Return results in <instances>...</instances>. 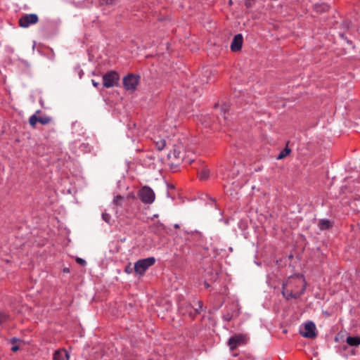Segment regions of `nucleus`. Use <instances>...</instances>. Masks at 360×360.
Segmentation results:
<instances>
[{"label":"nucleus","mask_w":360,"mask_h":360,"mask_svg":"<svg viewBox=\"0 0 360 360\" xmlns=\"http://www.w3.org/2000/svg\"><path fill=\"white\" fill-rule=\"evenodd\" d=\"M91 82H92V84L95 86V87H98L100 84L99 82H96L95 80L92 79L91 80Z\"/></svg>","instance_id":"nucleus-35"},{"label":"nucleus","mask_w":360,"mask_h":360,"mask_svg":"<svg viewBox=\"0 0 360 360\" xmlns=\"http://www.w3.org/2000/svg\"><path fill=\"white\" fill-rule=\"evenodd\" d=\"M155 262V259L153 257L138 260L134 266L136 274L143 275L145 271Z\"/></svg>","instance_id":"nucleus-3"},{"label":"nucleus","mask_w":360,"mask_h":360,"mask_svg":"<svg viewBox=\"0 0 360 360\" xmlns=\"http://www.w3.org/2000/svg\"><path fill=\"white\" fill-rule=\"evenodd\" d=\"M63 272L65 273H69L70 272V270L68 268L65 267L63 269Z\"/></svg>","instance_id":"nucleus-36"},{"label":"nucleus","mask_w":360,"mask_h":360,"mask_svg":"<svg viewBox=\"0 0 360 360\" xmlns=\"http://www.w3.org/2000/svg\"><path fill=\"white\" fill-rule=\"evenodd\" d=\"M124 271L127 273V274H131L132 273L133 271V268L131 267L130 264H129L128 266H127L125 267V269H124Z\"/></svg>","instance_id":"nucleus-32"},{"label":"nucleus","mask_w":360,"mask_h":360,"mask_svg":"<svg viewBox=\"0 0 360 360\" xmlns=\"http://www.w3.org/2000/svg\"><path fill=\"white\" fill-rule=\"evenodd\" d=\"M41 112V110H38L36 111L35 114L32 115L29 118V123L32 127H34L37 122H38V117L37 116V114H39Z\"/></svg>","instance_id":"nucleus-19"},{"label":"nucleus","mask_w":360,"mask_h":360,"mask_svg":"<svg viewBox=\"0 0 360 360\" xmlns=\"http://www.w3.org/2000/svg\"><path fill=\"white\" fill-rule=\"evenodd\" d=\"M69 353L64 348L56 350L53 353V360H69Z\"/></svg>","instance_id":"nucleus-13"},{"label":"nucleus","mask_w":360,"mask_h":360,"mask_svg":"<svg viewBox=\"0 0 360 360\" xmlns=\"http://www.w3.org/2000/svg\"><path fill=\"white\" fill-rule=\"evenodd\" d=\"M52 119L50 117L48 116H40L38 117V122L40 124L45 125L51 122Z\"/></svg>","instance_id":"nucleus-20"},{"label":"nucleus","mask_w":360,"mask_h":360,"mask_svg":"<svg viewBox=\"0 0 360 360\" xmlns=\"http://www.w3.org/2000/svg\"><path fill=\"white\" fill-rule=\"evenodd\" d=\"M9 319V315L5 312L0 311V324L5 323Z\"/></svg>","instance_id":"nucleus-25"},{"label":"nucleus","mask_w":360,"mask_h":360,"mask_svg":"<svg viewBox=\"0 0 360 360\" xmlns=\"http://www.w3.org/2000/svg\"><path fill=\"white\" fill-rule=\"evenodd\" d=\"M76 262L82 266H84L86 264V262L84 259L80 257H77L76 259Z\"/></svg>","instance_id":"nucleus-28"},{"label":"nucleus","mask_w":360,"mask_h":360,"mask_svg":"<svg viewBox=\"0 0 360 360\" xmlns=\"http://www.w3.org/2000/svg\"><path fill=\"white\" fill-rule=\"evenodd\" d=\"M39 21V17L35 13L25 14L22 15L19 20V26L23 28H27L32 25L37 23Z\"/></svg>","instance_id":"nucleus-7"},{"label":"nucleus","mask_w":360,"mask_h":360,"mask_svg":"<svg viewBox=\"0 0 360 360\" xmlns=\"http://www.w3.org/2000/svg\"><path fill=\"white\" fill-rule=\"evenodd\" d=\"M138 196L141 202L145 204L153 203L155 198V195L153 189L146 186L139 190Z\"/></svg>","instance_id":"nucleus-4"},{"label":"nucleus","mask_w":360,"mask_h":360,"mask_svg":"<svg viewBox=\"0 0 360 360\" xmlns=\"http://www.w3.org/2000/svg\"><path fill=\"white\" fill-rule=\"evenodd\" d=\"M296 277L302 280V285L300 290H288L287 288V285L289 283H293V278H289L288 283L286 284L283 283L282 285V294L287 300H289L290 299H298L305 292L306 283L304 276L302 274H297Z\"/></svg>","instance_id":"nucleus-2"},{"label":"nucleus","mask_w":360,"mask_h":360,"mask_svg":"<svg viewBox=\"0 0 360 360\" xmlns=\"http://www.w3.org/2000/svg\"><path fill=\"white\" fill-rule=\"evenodd\" d=\"M124 199L123 196L117 195L114 197L113 203L116 205L122 206L121 201Z\"/></svg>","instance_id":"nucleus-26"},{"label":"nucleus","mask_w":360,"mask_h":360,"mask_svg":"<svg viewBox=\"0 0 360 360\" xmlns=\"http://www.w3.org/2000/svg\"><path fill=\"white\" fill-rule=\"evenodd\" d=\"M102 219L103 221H105L107 224H111V216L110 214L104 212L102 213Z\"/></svg>","instance_id":"nucleus-24"},{"label":"nucleus","mask_w":360,"mask_h":360,"mask_svg":"<svg viewBox=\"0 0 360 360\" xmlns=\"http://www.w3.org/2000/svg\"><path fill=\"white\" fill-rule=\"evenodd\" d=\"M346 342L351 347H357L360 345V336H348Z\"/></svg>","instance_id":"nucleus-16"},{"label":"nucleus","mask_w":360,"mask_h":360,"mask_svg":"<svg viewBox=\"0 0 360 360\" xmlns=\"http://www.w3.org/2000/svg\"><path fill=\"white\" fill-rule=\"evenodd\" d=\"M210 281L207 278H205L204 284L206 288H208L210 287V284L209 283Z\"/></svg>","instance_id":"nucleus-33"},{"label":"nucleus","mask_w":360,"mask_h":360,"mask_svg":"<svg viewBox=\"0 0 360 360\" xmlns=\"http://www.w3.org/2000/svg\"><path fill=\"white\" fill-rule=\"evenodd\" d=\"M319 226L321 230H326L330 228L331 223L328 219H323L319 221Z\"/></svg>","instance_id":"nucleus-18"},{"label":"nucleus","mask_w":360,"mask_h":360,"mask_svg":"<svg viewBox=\"0 0 360 360\" xmlns=\"http://www.w3.org/2000/svg\"><path fill=\"white\" fill-rule=\"evenodd\" d=\"M222 110H223V112H224V120H226V116H225V113H226V112H225V109H224V108H222Z\"/></svg>","instance_id":"nucleus-38"},{"label":"nucleus","mask_w":360,"mask_h":360,"mask_svg":"<svg viewBox=\"0 0 360 360\" xmlns=\"http://www.w3.org/2000/svg\"><path fill=\"white\" fill-rule=\"evenodd\" d=\"M218 275L219 274L216 270L210 267L205 271L204 277L205 278L209 279L210 283H214L217 280Z\"/></svg>","instance_id":"nucleus-14"},{"label":"nucleus","mask_w":360,"mask_h":360,"mask_svg":"<svg viewBox=\"0 0 360 360\" xmlns=\"http://www.w3.org/2000/svg\"><path fill=\"white\" fill-rule=\"evenodd\" d=\"M243 41V35L241 34H236L231 44V50L233 52L240 51L242 49Z\"/></svg>","instance_id":"nucleus-11"},{"label":"nucleus","mask_w":360,"mask_h":360,"mask_svg":"<svg viewBox=\"0 0 360 360\" xmlns=\"http://www.w3.org/2000/svg\"><path fill=\"white\" fill-rule=\"evenodd\" d=\"M120 79L118 73L115 71H110L103 76V84L105 88L115 86Z\"/></svg>","instance_id":"nucleus-6"},{"label":"nucleus","mask_w":360,"mask_h":360,"mask_svg":"<svg viewBox=\"0 0 360 360\" xmlns=\"http://www.w3.org/2000/svg\"><path fill=\"white\" fill-rule=\"evenodd\" d=\"M300 334L307 338H315L317 335L316 325L312 321H308L304 325V330H300Z\"/></svg>","instance_id":"nucleus-9"},{"label":"nucleus","mask_w":360,"mask_h":360,"mask_svg":"<svg viewBox=\"0 0 360 360\" xmlns=\"http://www.w3.org/2000/svg\"><path fill=\"white\" fill-rule=\"evenodd\" d=\"M198 307L194 309L195 315V314H199L201 312V311L202 310L203 302L202 301H198Z\"/></svg>","instance_id":"nucleus-27"},{"label":"nucleus","mask_w":360,"mask_h":360,"mask_svg":"<svg viewBox=\"0 0 360 360\" xmlns=\"http://www.w3.org/2000/svg\"><path fill=\"white\" fill-rule=\"evenodd\" d=\"M166 146V141L165 139H160L155 142V147L158 150H162Z\"/></svg>","instance_id":"nucleus-22"},{"label":"nucleus","mask_w":360,"mask_h":360,"mask_svg":"<svg viewBox=\"0 0 360 360\" xmlns=\"http://www.w3.org/2000/svg\"><path fill=\"white\" fill-rule=\"evenodd\" d=\"M19 349H20V347H19V346H18V345L13 346V347H11V351L15 352L18 351V350H19Z\"/></svg>","instance_id":"nucleus-34"},{"label":"nucleus","mask_w":360,"mask_h":360,"mask_svg":"<svg viewBox=\"0 0 360 360\" xmlns=\"http://www.w3.org/2000/svg\"><path fill=\"white\" fill-rule=\"evenodd\" d=\"M154 228H155V232L163 231L165 229V225L162 223L160 222V221H158L154 225Z\"/></svg>","instance_id":"nucleus-23"},{"label":"nucleus","mask_w":360,"mask_h":360,"mask_svg":"<svg viewBox=\"0 0 360 360\" xmlns=\"http://www.w3.org/2000/svg\"><path fill=\"white\" fill-rule=\"evenodd\" d=\"M219 172V175L220 177L227 181H229L230 179H234L235 176L238 174V171H235L234 169L227 171L226 169L224 167H221Z\"/></svg>","instance_id":"nucleus-12"},{"label":"nucleus","mask_w":360,"mask_h":360,"mask_svg":"<svg viewBox=\"0 0 360 360\" xmlns=\"http://www.w3.org/2000/svg\"><path fill=\"white\" fill-rule=\"evenodd\" d=\"M174 227H175V228H179V224H175V225H174Z\"/></svg>","instance_id":"nucleus-39"},{"label":"nucleus","mask_w":360,"mask_h":360,"mask_svg":"<svg viewBox=\"0 0 360 360\" xmlns=\"http://www.w3.org/2000/svg\"><path fill=\"white\" fill-rule=\"evenodd\" d=\"M247 342V337L243 334H236L231 336L228 341L231 350L235 349L237 347L245 345Z\"/></svg>","instance_id":"nucleus-8"},{"label":"nucleus","mask_w":360,"mask_h":360,"mask_svg":"<svg viewBox=\"0 0 360 360\" xmlns=\"http://www.w3.org/2000/svg\"><path fill=\"white\" fill-rule=\"evenodd\" d=\"M210 176V169L207 167H204L199 172L198 177L201 180H206Z\"/></svg>","instance_id":"nucleus-17"},{"label":"nucleus","mask_w":360,"mask_h":360,"mask_svg":"<svg viewBox=\"0 0 360 360\" xmlns=\"http://www.w3.org/2000/svg\"><path fill=\"white\" fill-rule=\"evenodd\" d=\"M291 150L288 147H285L283 148L278 154L277 159L281 160L284 158L286 155H288L290 153Z\"/></svg>","instance_id":"nucleus-21"},{"label":"nucleus","mask_w":360,"mask_h":360,"mask_svg":"<svg viewBox=\"0 0 360 360\" xmlns=\"http://www.w3.org/2000/svg\"><path fill=\"white\" fill-rule=\"evenodd\" d=\"M140 77L137 75L129 74L123 78V85L127 91L134 92L139 83Z\"/></svg>","instance_id":"nucleus-5"},{"label":"nucleus","mask_w":360,"mask_h":360,"mask_svg":"<svg viewBox=\"0 0 360 360\" xmlns=\"http://www.w3.org/2000/svg\"><path fill=\"white\" fill-rule=\"evenodd\" d=\"M238 313L237 311L236 307L235 305H232L230 307H226L225 310L223 312L222 319L225 321H230L234 316H237Z\"/></svg>","instance_id":"nucleus-10"},{"label":"nucleus","mask_w":360,"mask_h":360,"mask_svg":"<svg viewBox=\"0 0 360 360\" xmlns=\"http://www.w3.org/2000/svg\"><path fill=\"white\" fill-rule=\"evenodd\" d=\"M148 360H153L151 358H149Z\"/></svg>","instance_id":"nucleus-40"},{"label":"nucleus","mask_w":360,"mask_h":360,"mask_svg":"<svg viewBox=\"0 0 360 360\" xmlns=\"http://www.w3.org/2000/svg\"><path fill=\"white\" fill-rule=\"evenodd\" d=\"M330 6L326 3H320L314 5V10L318 13L328 12Z\"/></svg>","instance_id":"nucleus-15"},{"label":"nucleus","mask_w":360,"mask_h":360,"mask_svg":"<svg viewBox=\"0 0 360 360\" xmlns=\"http://www.w3.org/2000/svg\"><path fill=\"white\" fill-rule=\"evenodd\" d=\"M255 0H245V6L247 8H250L252 6V1H255Z\"/></svg>","instance_id":"nucleus-31"},{"label":"nucleus","mask_w":360,"mask_h":360,"mask_svg":"<svg viewBox=\"0 0 360 360\" xmlns=\"http://www.w3.org/2000/svg\"><path fill=\"white\" fill-rule=\"evenodd\" d=\"M102 4L105 5H113L115 0H101Z\"/></svg>","instance_id":"nucleus-29"},{"label":"nucleus","mask_w":360,"mask_h":360,"mask_svg":"<svg viewBox=\"0 0 360 360\" xmlns=\"http://www.w3.org/2000/svg\"><path fill=\"white\" fill-rule=\"evenodd\" d=\"M167 159L172 160L176 163L184 162L185 163L191 164L194 160L189 155L186 156V151L181 141L174 143L172 149L167 154Z\"/></svg>","instance_id":"nucleus-1"},{"label":"nucleus","mask_w":360,"mask_h":360,"mask_svg":"<svg viewBox=\"0 0 360 360\" xmlns=\"http://www.w3.org/2000/svg\"><path fill=\"white\" fill-rule=\"evenodd\" d=\"M18 340L17 338H13V339L11 340V342H12V343H14V342H16V341H18Z\"/></svg>","instance_id":"nucleus-37"},{"label":"nucleus","mask_w":360,"mask_h":360,"mask_svg":"<svg viewBox=\"0 0 360 360\" xmlns=\"http://www.w3.org/2000/svg\"><path fill=\"white\" fill-rule=\"evenodd\" d=\"M79 148L82 150H84V151L90 150L89 144H86V143L81 144V146H79Z\"/></svg>","instance_id":"nucleus-30"}]
</instances>
